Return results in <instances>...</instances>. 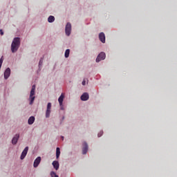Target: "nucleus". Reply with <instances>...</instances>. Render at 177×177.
<instances>
[{
  "label": "nucleus",
  "instance_id": "obj_22",
  "mask_svg": "<svg viewBox=\"0 0 177 177\" xmlns=\"http://www.w3.org/2000/svg\"><path fill=\"white\" fill-rule=\"evenodd\" d=\"M103 135V131H101L98 133L97 136L98 138H101V136Z\"/></svg>",
  "mask_w": 177,
  "mask_h": 177
},
{
  "label": "nucleus",
  "instance_id": "obj_19",
  "mask_svg": "<svg viewBox=\"0 0 177 177\" xmlns=\"http://www.w3.org/2000/svg\"><path fill=\"white\" fill-rule=\"evenodd\" d=\"M44 63V58H41L39 62V70L41 71V67H42V64Z\"/></svg>",
  "mask_w": 177,
  "mask_h": 177
},
{
  "label": "nucleus",
  "instance_id": "obj_7",
  "mask_svg": "<svg viewBox=\"0 0 177 177\" xmlns=\"http://www.w3.org/2000/svg\"><path fill=\"white\" fill-rule=\"evenodd\" d=\"M88 146L86 142L82 143V154H86L88 153Z\"/></svg>",
  "mask_w": 177,
  "mask_h": 177
},
{
  "label": "nucleus",
  "instance_id": "obj_24",
  "mask_svg": "<svg viewBox=\"0 0 177 177\" xmlns=\"http://www.w3.org/2000/svg\"><path fill=\"white\" fill-rule=\"evenodd\" d=\"M0 34L1 35H3V30L2 29H0Z\"/></svg>",
  "mask_w": 177,
  "mask_h": 177
},
{
  "label": "nucleus",
  "instance_id": "obj_1",
  "mask_svg": "<svg viewBox=\"0 0 177 177\" xmlns=\"http://www.w3.org/2000/svg\"><path fill=\"white\" fill-rule=\"evenodd\" d=\"M20 37H15L11 44V52L12 53H16L19 50L21 45Z\"/></svg>",
  "mask_w": 177,
  "mask_h": 177
},
{
  "label": "nucleus",
  "instance_id": "obj_5",
  "mask_svg": "<svg viewBox=\"0 0 177 177\" xmlns=\"http://www.w3.org/2000/svg\"><path fill=\"white\" fill-rule=\"evenodd\" d=\"M19 139H20V133H16L12 139V145L16 146V145H17V142H19Z\"/></svg>",
  "mask_w": 177,
  "mask_h": 177
},
{
  "label": "nucleus",
  "instance_id": "obj_11",
  "mask_svg": "<svg viewBox=\"0 0 177 177\" xmlns=\"http://www.w3.org/2000/svg\"><path fill=\"white\" fill-rule=\"evenodd\" d=\"M10 77V69L7 68L4 71V80H8Z\"/></svg>",
  "mask_w": 177,
  "mask_h": 177
},
{
  "label": "nucleus",
  "instance_id": "obj_8",
  "mask_svg": "<svg viewBox=\"0 0 177 177\" xmlns=\"http://www.w3.org/2000/svg\"><path fill=\"white\" fill-rule=\"evenodd\" d=\"M28 153V147H26L21 154V156H20L21 160H24Z\"/></svg>",
  "mask_w": 177,
  "mask_h": 177
},
{
  "label": "nucleus",
  "instance_id": "obj_6",
  "mask_svg": "<svg viewBox=\"0 0 177 177\" xmlns=\"http://www.w3.org/2000/svg\"><path fill=\"white\" fill-rule=\"evenodd\" d=\"M104 59H106V53L102 52L97 55L95 62L96 63H99V62H102V60H104Z\"/></svg>",
  "mask_w": 177,
  "mask_h": 177
},
{
  "label": "nucleus",
  "instance_id": "obj_20",
  "mask_svg": "<svg viewBox=\"0 0 177 177\" xmlns=\"http://www.w3.org/2000/svg\"><path fill=\"white\" fill-rule=\"evenodd\" d=\"M50 175L51 177H59V176L57 174H56V172H55V171H51L50 173Z\"/></svg>",
  "mask_w": 177,
  "mask_h": 177
},
{
  "label": "nucleus",
  "instance_id": "obj_18",
  "mask_svg": "<svg viewBox=\"0 0 177 177\" xmlns=\"http://www.w3.org/2000/svg\"><path fill=\"white\" fill-rule=\"evenodd\" d=\"M64 56H65L66 59L69 57V56H70V49H66V50Z\"/></svg>",
  "mask_w": 177,
  "mask_h": 177
},
{
  "label": "nucleus",
  "instance_id": "obj_4",
  "mask_svg": "<svg viewBox=\"0 0 177 177\" xmlns=\"http://www.w3.org/2000/svg\"><path fill=\"white\" fill-rule=\"evenodd\" d=\"M51 110H52V103L48 102L47 104V107L46 111V118H49V117H50Z\"/></svg>",
  "mask_w": 177,
  "mask_h": 177
},
{
  "label": "nucleus",
  "instance_id": "obj_17",
  "mask_svg": "<svg viewBox=\"0 0 177 177\" xmlns=\"http://www.w3.org/2000/svg\"><path fill=\"white\" fill-rule=\"evenodd\" d=\"M48 23H53L55 21V17L52 15L49 16L48 18Z\"/></svg>",
  "mask_w": 177,
  "mask_h": 177
},
{
  "label": "nucleus",
  "instance_id": "obj_26",
  "mask_svg": "<svg viewBox=\"0 0 177 177\" xmlns=\"http://www.w3.org/2000/svg\"><path fill=\"white\" fill-rule=\"evenodd\" d=\"M63 120H64V116L62 117V121H63Z\"/></svg>",
  "mask_w": 177,
  "mask_h": 177
},
{
  "label": "nucleus",
  "instance_id": "obj_14",
  "mask_svg": "<svg viewBox=\"0 0 177 177\" xmlns=\"http://www.w3.org/2000/svg\"><path fill=\"white\" fill-rule=\"evenodd\" d=\"M53 167L55 168V169L56 171H57V169H59V161L55 160L53 162Z\"/></svg>",
  "mask_w": 177,
  "mask_h": 177
},
{
  "label": "nucleus",
  "instance_id": "obj_13",
  "mask_svg": "<svg viewBox=\"0 0 177 177\" xmlns=\"http://www.w3.org/2000/svg\"><path fill=\"white\" fill-rule=\"evenodd\" d=\"M35 121V117H34V116H30V117L28 118V124L29 125H32V124H34Z\"/></svg>",
  "mask_w": 177,
  "mask_h": 177
},
{
  "label": "nucleus",
  "instance_id": "obj_25",
  "mask_svg": "<svg viewBox=\"0 0 177 177\" xmlns=\"http://www.w3.org/2000/svg\"><path fill=\"white\" fill-rule=\"evenodd\" d=\"M61 139H62V140H64V136H61Z\"/></svg>",
  "mask_w": 177,
  "mask_h": 177
},
{
  "label": "nucleus",
  "instance_id": "obj_3",
  "mask_svg": "<svg viewBox=\"0 0 177 177\" xmlns=\"http://www.w3.org/2000/svg\"><path fill=\"white\" fill-rule=\"evenodd\" d=\"M65 34L67 37L71 35V23L68 22L65 26Z\"/></svg>",
  "mask_w": 177,
  "mask_h": 177
},
{
  "label": "nucleus",
  "instance_id": "obj_15",
  "mask_svg": "<svg viewBox=\"0 0 177 177\" xmlns=\"http://www.w3.org/2000/svg\"><path fill=\"white\" fill-rule=\"evenodd\" d=\"M64 100V94L62 93L61 95L58 98V102L59 104H62Z\"/></svg>",
  "mask_w": 177,
  "mask_h": 177
},
{
  "label": "nucleus",
  "instance_id": "obj_10",
  "mask_svg": "<svg viewBox=\"0 0 177 177\" xmlns=\"http://www.w3.org/2000/svg\"><path fill=\"white\" fill-rule=\"evenodd\" d=\"M41 163V157L38 156L34 161L33 167L34 168H37L38 165Z\"/></svg>",
  "mask_w": 177,
  "mask_h": 177
},
{
  "label": "nucleus",
  "instance_id": "obj_9",
  "mask_svg": "<svg viewBox=\"0 0 177 177\" xmlns=\"http://www.w3.org/2000/svg\"><path fill=\"white\" fill-rule=\"evenodd\" d=\"M80 99L82 100V102H86L87 100H89V93H84L81 95Z\"/></svg>",
  "mask_w": 177,
  "mask_h": 177
},
{
  "label": "nucleus",
  "instance_id": "obj_16",
  "mask_svg": "<svg viewBox=\"0 0 177 177\" xmlns=\"http://www.w3.org/2000/svg\"><path fill=\"white\" fill-rule=\"evenodd\" d=\"M60 157V148L57 147L56 149V158H59Z\"/></svg>",
  "mask_w": 177,
  "mask_h": 177
},
{
  "label": "nucleus",
  "instance_id": "obj_12",
  "mask_svg": "<svg viewBox=\"0 0 177 177\" xmlns=\"http://www.w3.org/2000/svg\"><path fill=\"white\" fill-rule=\"evenodd\" d=\"M99 38H100V41H101V42H102V44H105L106 36L104 35V34L103 32H100L99 34Z\"/></svg>",
  "mask_w": 177,
  "mask_h": 177
},
{
  "label": "nucleus",
  "instance_id": "obj_23",
  "mask_svg": "<svg viewBox=\"0 0 177 177\" xmlns=\"http://www.w3.org/2000/svg\"><path fill=\"white\" fill-rule=\"evenodd\" d=\"M82 84L85 86V85H86V80H85V79L83 80Z\"/></svg>",
  "mask_w": 177,
  "mask_h": 177
},
{
  "label": "nucleus",
  "instance_id": "obj_21",
  "mask_svg": "<svg viewBox=\"0 0 177 177\" xmlns=\"http://www.w3.org/2000/svg\"><path fill=\"white\" fill-rule=\"evenodd\" d=\"M60 110L64 111V105L63 104H59Z\"/></svg>",
  "mask_w": 177,
  "mask_h": 177
},
{
  "label": "nucleus",
  "instance_id": "obj_2",
  "mask_svg": "<svg viewBox=\"0 0 177 177\" xmlns=\"http://www.w3.org/2000/svg\"><path fill=\"white\" fill-rule=\"evenodd\" d=\"M28 100H29L30 106H32V104H34V100H35V84L32 86L31 91L30 92Z\"/></svg>",
  "mask_w": 177,
  "mask_h": 177
}]
</instances>
